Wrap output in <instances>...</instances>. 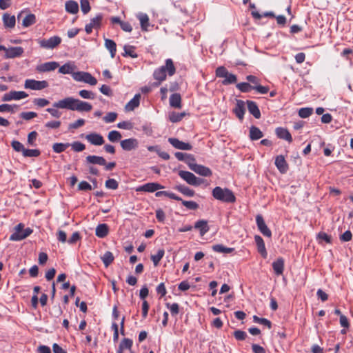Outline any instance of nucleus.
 <instances>
[{
    "label": "nucleus",
    "mask_w": 353,
    "mask_h": 353,
    "mask_svg": "<svg viewBox=\"0 0 353 353\" xmlns=\"http://www.w3.org/2000/svg\"><path fill=\"white\" fill-rule=\"evenodd\" d=\"M52 107L47 108L46 111L52 117L57 119L61 116V112L58 109H67L77 112H90L92 109V105L90 103L70 97L54 102Z\"/></svg>",
    "instance_id": "nucleus-1"
},
{
    "label": "nucleus",
    "mask_w": 353,
    "mask_h": 353,
    "mask_svg": "<svg viewBox=\"0 0 353 353\" xmlns=\"http://www.w3.org/2000/svg\"><path fill=\"white\" fill-rule=\"evenodd\" d=\"M176 72V68L174 65L173 61L171 59H168L165 60V63L164 65H162L158 68H157L153 73V77L157 82L153 83V85L155 87H158L161 82L166 79L167 72L169 76H172Z\"/></svg>",
    "instance_id": "nucleus-2"
},
{
    "label": "nucleus",
    "mask_w": 353,
    "mask_h": 353,
    "mask_svg": "<svg viewBox=\"0 0 353 353\" xmlns=\"http://www.w3.org/2000/svg\"><path fill=\"white\" fill-rule=\"evenodd\" d=\"M212 195L215 199L224 203H232L236 201L233 192L226 188L215 187L212 191Z\"/></svg>",
    "instance_id": "nucleus-3"
},
{
    "label": "nucleus",
    "mask_w": 353,
    "mask_h": 353,
    "mask_svg": "<svg viewBox=\"0 0 353 353\" xmlns=\"http://www.w3.org/2000/svg\"><path fill=\"white\" fill-rule=\"evenodd\" d=\"M178 174L187 183L193 186H199L204 182V179L196 177L193 173L188 171L180 170Z\"/></svg>",
    "instance_id": "nucleus-4"
},
{
    "label": "nucleus",
    "mask_w": 353,
    "mask_h": 353,
    "mask_svg": "<svg viewBox=\"0 0 353 353\" xmlns=\"http://www.w3.org/2000/svg\"><path fill=\"white\" fill-rule=\"evenodd\" d=\"M72 78L79 82H84L91 85H95L97 83L96 78L87 72H74L72 73Z\"/></svg>",
    "instance_id": "nucleus-5"
},
{
    "label": "nucleus",
    "mask_w": 353,
    "mask_h": 353,
    "mask_svg": "<svg viewBox=\"0 0 353 353\" xmlns=\"http://www.w3.org/2000/svg\"><path fill=\"white\" fill-rule=\"evenodd\" d=\"M61 42V39L59 36H54L48 39H39L38 43L41 48L45 49H53L58 46Z\"/></svg>",
    "instance_id": "nucleus-6"
},
{
    "label": "nucleus",
    "mask_w": 353,
    "mask_h": 353,
    "mask_svg": "<svg viewBox=\"0 0 353 353\" xmlns=\"http://www.w3.org/2000/svg\"><path fill=\"white\" fill-rule=\"evenodd\" d=\"M48 87V83L43 81H37L34 79H26L24 83V88L26 89H30L32 90H41Z\"/></svg>",
    "instance_id": "nucleus-7"
},
{
    "label": "nucleus",
    "mask_w": 353,
    "mask_h": 353,
    "mask_svg": "<svg viewBox=\"0 0 353 353\" xmlns=\"http://www.w3.org/2000/svg\"><path fill=\"white\" fill-rule=\"evenodd\" d=\"M5 52L4 57L6 59H14L20 57L24 52V50L22 47H10L6 48L4 46V49H2Z\"/></svg>",
    "instance_id": "nucleus-8"
},
{
    "label": "nucleus",
    "mask_w": 353,
    "mask_h": 353,
    "mask_svg": "<svg viewBox=\"0 0 353 353\" xmlns=\"http://www.w3.org/2000/svg\"><path fill=\"white\" fill-rule=\"evenodd\" d=\"M28 97V94L24 91L12 90L3 94V101H10L12 100H21Z\"/></svg>",
    "instance_id": "nucleus-9"
},
{
    "label": "nucleus",
    "mask_w": 353,
    "mask_h": 353,
    "mask_svg": "<svg viewBox=\"0 0 353 353\" xmlns=\"http://www.w3.org/2000/svg\"><path fill=\"white\" fill-rule=\"evenodd\" d=\"M256 223L259 230L267 237H271L272 232L265 224L263 216L261 214H258L256 216Z\"/></svg>",
    "instance_id": "nucleus-10"
},
{
    "label": "nucleus",
    "mask_w": 353,
    "mask_h": 353,
    "mask_svg": "<svg viewBox=\"0 0 353 353\" xmlns=\"http://www.w3.org/2000/svg\"><path fill=\"white\" fill-rule=\"evenodd\" d=\"M120 145L123 150L130 151L138 148L139 141L137 139L130 138L121 141Z\"/></svg>",
    "instance_id": "nucleus-11"
},
{
    "label": "nucleus",
    "mask_w": 353,
    "mask_h": 353,
    "mask_svg": "<svg viewBox=\"0 0 353 353\" xmlns=\"http://www.w3.org/2000/svg\"><path fill=\"white\" fill-rule=\"evenodd\" d=\"M233 112L240 121H242L245 112V102L242 100L237 99L235 107L233 109Z\"/></svg>",
    "instance_id": "nucleus-12"
},
{
    "label": "nucleus",
    "mask_w": 353,
    "mask_h": 353,
    "mask_svg": "<svg viewBox=\"0 0 353 353\" xmlns=\"http://www.w3.org/2000/svg\"><path fill=\"white\" fill-rule=\"evenodd\" d=\"M85 139L92 145H101L104 143L103 137L98 133L92 132L85 136Z\"/></svg>",
    "instance_id": "nucleus-13"
},
{
    "label": "nucleus",
    "mask_w": 353,
    "mask_h": 353,
    "mask_svg": "<svg viewBox=\"0 0 353 353\" xmlns=\"http://www.w3.org/2000/svg\"><path fill=\"white\" fill-rule=\"evenodd\" d=\"M168 142L175 148L182 150H190L192 147L188 143L183 142L176 138H169Z\"/></svg>",
    "instance_id": "nucleus-14"
},
{
    "label": "nucleus",
    "mask_w": 353,
    "mask_h": 353,
    "mask_svg": "<svg viewBox=\"0 0 353 353\" xmlns=\"http://www.w3.org/2000/svg\"><path fill=\"white\" fill-rule=\"evenodd\" d=\"M190 170L203 176H210L212 174V172L209 168L197 163H196V165H193L192 167L190 166Z\"/></svg>",
    "instance_id": "nucleus-15"
},
{
    "label": "nucleus",
    "mask_w": 353,
    "mask_h": 353,
    "mask_svg": "<svg viewBox=\"0 0 353 353\" xmlns=\"http://www.w3.org/2000/svg\"><path fill=\"white\" fill-rule=\"evenodd\" d=\"M59 63L56 61L46 62L37 66V70L40 72L53 71L59 67Z\"/></svg>",
    "instance_id": "nucleus-16"
},
{
    "label": "nucleus",
    "mask_w": 353,
    "mask_h": 353,
    "mask_svg": "<svg viewBox=\"0 0 353 353\" xmlns=\"http://www.w3.org/2000/svg\"><path fill=\"white\" fill-rule=\"evenodd\" d=\"M102 21V16L97 15L90 20V22L85 27V30L88 34H90L93 28H99Z\"/></svg>",
    "instance_id": "nucleus-17"
},
{
    "label": "nucleus",
    "mask_w": 353,
    "mask_h": 353,
    "mask_svg": "<svg viewBox=\"0 0 353 353\" xmlns=\"http://www.w3.org/2000/svg\"><path fill=\"white\" fill-rule=\"evenodd\" d=\"M163 186L158 183H148L140 186L137 191H143L148 192H154L158 190L163 189Z\"/></svg>",
    "instance_id": "nucleus-18"
},
{
    "label": "nucleus",
    "mask_w": 353,
    "mask_h": 353,
    "mask_svg": "<svg viewBox=\"0 0 353 353\" xmlns=\"http://www.w3.org/2000/svg\"><path fill=\"white\" fill-rule=\"evenodd\" d=\"M275 165L281 173H285L288 170V163L283 155H279L276 157Z\"/></svg>",
    "instance_id": "nucleus-19"
},
{
    "label": "nucleus",
    "mask_w": 353,
    "mask_h": 353,
    "mask_svg": "<svg viewBox=\"0 0 353 353\" xmlns=\"http://www.w3.org/2000/svg\"><path fill=\"white\" fill-rule=\"evenodd\" d=\"M254 240L257 245L258 252L264 259H265L267 257L268 253L263 239L260 236L256 235L254 236Z\"/></svg>",
    "instance_id": "nucleus-20"
},
{
    "label": "nucleus",
    "mask_w": 353,
    "mask_h": 353,
    "mask_svg": "<svg viewBox=\"0 0 353 353\" xmlns=\"http://www.w3.org/2000/svg\"><path fill=\"white\" fill-rule=\"evenodd\" d=\"M32 232V230L30 229V228H27L26 229H25L23 230V233H21V234H19V233L12 234L10 236V240L15 241H21V240L27 238L28 236H30Z\"/></svg>",
    "instance_id": "nucleus-21"
},
{
    "label": "nucleus",
    "mask_w": 353,
    "mask_h": 353,
    "mask_svg": "<svg viewBox=\"0 0 353 353\" xmlns=\"http://www.w3.org/2000/svg\"><path fill=\"white\" fill-rule=\"evenodd\" d=\"M248 109L249 112L256 119L261 117V112L256 102L252 101H247Z\"/></svg>",
    "instance_id": "nucleus-22"
},
{
    "label": "nucleus",
    "mask_w": 353,
    "mask_h": 353,
    "mask_svg": "<svg viewBox=\"0 0 353 353\" xmlns=\"http://www.w3.org/2000/svg\"><path fill=\"white\" fill-rule=\"evenodd\" d=\"M3 25L6 28H13L15 26L16 18L14 15L4 13L2 17Z\"/></svg>",
    "instance_id": "nucleus-23"
},
{
    "label": "nucleus",
    "mask_w": 353,
    "mask_h": 353,
    "mask_svg": "<svg viewBox=\"0 0 353 353\" xmlns=\"http://www.w3.org/2000/svg\"><path fill=\"white\" fill-rule=\"evenodd\" d=\"M141 94H137L134 97L125 105L127 111H132L139 105Z\"/></svg>",
    "instance_id": "nucleus-24"
},
{
    "label": "nucleus",
    "mask_w": 353,
    "mask_h": 353,
    "mask_svg": "<svg viewBox=\"0 0 353 353\" xmlns=\"http://www.w3.org/2000/svg\"><path fill=\"white\" fill-rule=\"evenodd\" d=\"M194 228L199 230L201 236L205 234L210 230L208 221L205 220H199L196 221L194 224Z\"/></svg>",
    "instance_id": "nucleus-25"
},
{
    "label": "nucleus",
    "mask_w": 353,
    "mask_h": 353,
    "mask_svg": "<svg viewBox=\"0 0 353 353\" xmlns=\"http://www.w3.org/2000/svg\"><path fill=\"white\" fill-rule=\"evenodd\" d=\"M272 268L276 275L282 274L284 270V260L283 258L280 257L274 261L272 263Z\"/></svg>",
    "instance_id": "nucleus-26"
},
{
    "label": "nucleus",
    "mask_w": 353,
    "mask_h": 353,
    "mask_svg": "<svg viewBox=\"0 0 353 353\" xmlns=\"http://www.w3.org/2000/svg\"><path fill=\"white\" fill-rule=\"evenodd\" d=\"M276 134L280 139L286 140L288 142L292 141V137L287 129L283 128H277L276 129Z\"/></svg>",
    "instance_id": "nucleus-27"
},
{
    "label": "nucleus",
    "mask_w": 353,
    "mask_h": 353,
    "mask_svg": "<svg viewBox=\"0 0 353 353\" xmlns=\"http://www.w3.org/2000/svg\"><path fill=\"white\" fill-rule=\"evenodd\" d=\"M86 162L91 164H97L99 165H105V159L99 156L89 155L86 157Z\"/></svg>",
    "instance_id": "nucleus-28"
},
{
    "label": "nucleus",
    "mask_w": 353,
    "mask_h": 353,
    "mask_svg": "<svg viewBox=\"0 0 353 353\" xmlns=\"http://www.w3.org/2000/svg\"><path fill=\"white\" fill-rule=\"evenodd\" d=\"M249 137L251 140L255 141L262 138L263 137V134L259 128L252 125L250 128Z\"/></svg>",
    "instance_id": "nucleus-29"
},
{
    "label": "nucleus",
    "mask_w": 353,
    "mask_h": 353,
    "mask_svg": "<svg viewBox=\"0 0 353 353\" xmlns=\"http://www.w3.org/2000/svg\"><path fill=\"white\" fill-rule=\"evenodd\" d=\"M96 236L99 238H104L108 234V226L105 223L99 224L95 230Z\"/></svg>",
    "instance_id": "nucleus-30"
},
{
    "label": "nucleus",
    "mask_w": 353,
    "mask_h": 353,
    "mask_svg": "<svg viewBox=\"0 0 353 353\" xmlns=\"http://www.w3.org/2000/svg\"><path fill=\"white\" fill-rule=\"evenodd\" d=\"M170 106L175 108H181V97L179 93L172 94L170 97Z\"/></svg>",
    "instance_id": "nucleus-31"
},
{
    "label": "nucleus",
    "mask_w": 353,
    "mask_h": 353,
    "mask_svg": "<svg viewBox=\"0 0 353 353\" xmlns=\"http://www.w3.org/2000/svg\"><path fill=\"white\" fill-rule=\"evenodd\" d=\"M105 46L109 50L111 57L114 58L117 52V45L116 43L110 39H105Z\"/></svg>",
    "instance_id": "nucleus-32"
},
{
    "label": "nucleus",
    "mask_w": 353,
    "mask_h": 353,
    "mask_svg": "<svg viewBox=\"0 0 353 353\" xmlns=\"http://www.w3.org/2000/svg\"><path fill=\"white\" fill-rule=\"evenodd\" d=\"M174 189L178 190L179 192H180L181 193H182L183 194H184L185 196H187L191 197L195 194V192L193 190H192V189L189 188L188 187L185 186L183 185H176Z\"/></svg>",
    "instance_id": "nucleus-33"
},
{
    "label": "nucleus",
    "mask_w": 353,
    "mask_h": 353,
    "mask_svg": "<svg viewBox=\"0 0 353 353\" xmlns=\"http://www.w3.org/2000/svg\"><path fill=\"white\" fill-rule=\"evenodd\" d=\"M142 30L147 31L149 26V17L145 13H140L138 15Z\"/></svg>",
    "instance_id": "nucleus-34"
},
{
    "label": "nucleus",
    "mask_w": 353,
    "mask_h": 353,
    "mask_svg": "<svg viewBox=\"0 0 353 353\" xmlns=\"http://www.w3.org/2000/svg\"><path fill=\"white\" fill-rule=\"evenodd\" d=\"M65 10L71 14H76L79 11V5L74 1H68L65 3Z\"/></svg>",
    "instance_id": "nucleus-35"
},
{
    "label": "nucleus",
    "mask_w": 353,
    "mask_h": 353,
    "mask_svg": "<svg viewBox=\"0 0 353 353\" xmlns=\"http://www.w3.org/2000/svg\"><path fill=\"white\" fill-rule=\"evenodd\" d=\"M36 23V17L34 14H27L22 21V26L28 28Z\"/></svg>",
    "instance_id": "nucleus-36"
},
{
    "label": "nucleus",
    "mask_w": 353,
    "mask_h": 353,
    "mask_svg": "<svg viewBox=\"0 0 353 353\" xmlns=\"http://www.w3.org/2000/svg\"><path fill=\"white\" fill-rule=\"evenodd\" d=\"M114 256L110 251H107L101 256V260L105 267H108L114 261Z\"/></svg>",
    "instance_id": "nucleus-37"
},
{
    "label": "nucleus",
    "mask_w": 353,
    "mask_h": 353,
    "mask_svg": "<svg viewBox=\"0 0 353 353\" xmlns=\"http://www.w3.org/2000/svg\"><path fill=\"white\" fill-rule=\"evenodd\" d=\"M212 250L214 252L219 253H231L234 249L232 248H226L221 244H216L212 246Z\"/></svg>",
    "instance_id": "nucleus-38"
},
{
    "label": "nucleus",
    "mask_w": 353,
    "mask_h": 353,
    "mask_svg": "<svg viewBox=\"0 0 353 353\" xmlns=\"http://www.w3.org/2000/svg\"><path fill=\"white\" fill-rule=\"evenodd\" d=\"M69 146H70L69 143H55L52 145V150L56 153H61L65 151Z\"/></svg>",
    "instance_id": "nucleus-39"
},
{
    "label": "nucleus",
    "mask_w": 353,
    "mask_h": 353,
    "mask_svg": "<svg viewBox=\"0 0 353 353\" xmlns=\"http://www.w3.org/2000/svg\"><path fill=\"white\" fill-rule=\"evenodd\" d=\"M165 254V251L163 249H160L157 251V253L154 255L151 256V259L154 263V266H157L162 259Z\"/></svg>",
    "instance_id": "nucleus-40"
},
{
    "label": "nucleus",
    "mask_w": 353,
    "mask_h": 353,
    "mask_svg": "<svg viewBox=\"0 0 353 353\" xmlns=\"http://www.w3.org/2000/svg\"><path fill=\"white\" fill-rule=\"evenodd\" d=\"M74 66L71 65L70 63H65L61 66L59 69V72L61 74H72L74 72L73 70Z\"/></svg>",
    "instance_id": "nucleus-41"
},
{
    "label": "nucleus",
    "mask_w": 353,
    "mask_h": 353,
    "mask_svg": "<svg viewBox=\"0 0 353 353\" xmlns=\"http://www.w3.org/2000/svg\"><path fill=\"white\" fill-rule=\"evenodd\" d=\"M134 49L135 48L132 46H125L123 48L124 53H123V56H129L132 58H137V54L134 52Z\"/></svg>",
    "instance_id": "nucleus-42"
},
{
    "label": "nucleus",
    "mask_w": 353,
    "mask_h": 353,
    "mask_svg": "<svg viewBox=\"0 0 353 353\" xmlns=\"http://www.w3.org/2000/svg\"><path fill=\"white\" fill-rule=\"evenodd\" d=\"M23 155L25 157H37L40 155L41 152L37 149H24Z\"/></svg>",
    "instance_id": "nucleus-43"
},
{
    "label": "nucleus",
    "mask_w": 353,
    "mask_h": 353,
    "mask_svg": "<svg viewBox=\"0 0 353 353\" xmlns=\"http://www.w3.org/2000/svg\"><path fill=\"white\" fill-rule=\"evenodd\" d=\"M121 134L117 130H112L108 133V138L111 142H117L121 139Z\"/></svg>",
    "instance_id": "nucleus-44"
},
{
    "label": "nucleus",
    "mask_w": 353,
    "mask_h": 353,
    "mask_svg": "<svg viewBox=\"0 0 353 353\" xmlns=\"http://www.w3.org/2000/svg\"><path fill=\"white\" fill-rule=\"evenodd\" d=\"M253 321L254 323L262 324L266 327H268L269 329L272 327V323L270 321H269L267 319L265 318H261L256 315L253 316Z\"/></svg>",
    "instance_id": "nucleus-45"
},
{
    "label": "nucleus",
    "mask_w": 353,
    "mask_h": 353,
    "mask_svg": "<svg viewBox=\"0 0 353 353\" xmlns=\"http://www.w3.org/2000/svg\"><path fill=\"white\" fill-rule=\"evenodd\" d=\"M236 87L242 92H249L251 90H253V86L246 82L237 83Z\"/></svg>",
    "instance_id": "nucleus-46"
},
{
    "label": "nucleus",
    "mask_w": 353,
    "mask_h": 353,
    "mask_svg": "<svg viewBox=\"0 0 353 353\" xmlns=\"http://www.w3.org/2000/svg\"><path fill=\"white\" fill-rule=\"evenodd\" d=\"M237 78L236 76L232 73H228V75L224 78V80L222 81L223 85H229L236 83Z\"/></svg>",
    "instance_id": "nucleus-47"
},
{
    "label": "nucleus",
    "mask_w": 353,
    "mask_h": 353,
    "mask_svg": "<svg viewBox=\"0 0 353 353\" xmlns=\"http://www.w3.org/2000/svg\"><path fill=\"white\" fill-rule=\"evenodd\" d=\"M185 116V113H178V112H172L169 115V119L172 123H176L180 121L183 117Z\"/></svg>",
    "instance_id": "nucleus-48"
},
{
    "label": "nucleus",
    "mask_w": 353,
    "mask_h": 353,
    "mask_svg": "<svg viewBox=\"0 0 353 353\" xmlns=\"http://www.w3.org/2000/svg\"><path fill=\"white\" fill-rule=\"evenodd\" d=\"M79 94L81 97L85 99H94L95 94L92 91L81 90L79 92Z\"/></svg>",
    "instance_id": "nucleus-49"
},
{
    "label": "nucleus",
    "mask_w": 353,
    "mask_h": 353,
    "mask_svg": "<svg viewBox=\"0 0 353 353\" xmlns=\"http://www.w3.org/2000/svg\"><path fill=\"white\" fill-rule=\"evenodd\" d=\"M313 112V109L312 108H302L299 110V115L301 118H307L309 117Z\"/></svg>",
    "instance_id": "nucleus-50"
},
{
    "label": "nucleus",
    "mask_w": 353,
    "mask_h": 353,
    "mask_svg": "<svg viewBox=\"0 0 353 353\" xmlns=\"http://www.w3.org/2000/svg\"><path fill=\"white\" fill-rule=\"evenodd\" d=\"M18 106L17 105H10L7 103H3L0 105V112H14V108H17Z\"/></svg>",
    "instance_id": "nucleus-51"
},
{
    "label": "nucleus",
    "mask_w": 353,
    "mask_h": 353,
    "mask_svg": "<svg viewBox=\"0 0 353 353\" xmlns=\"http://www.w3.org/2000/svg\"><path fill=\"white\" fill-rule=\"evenodd\" d=\"M182 204L189 210H195L199 208V204L193 201H181Z\"/></svg>",
    "instance_id": "nucleus-52"
},
{
    "label": "nucleus",
    "mask_w": 353,
    "mask_h": 353,
    "mask_svg": "<svg viewBox=\"0 0 353 353\" xmlns=\"http://www.w3.org/2000/svg\"><path fill=\"white\" fill-rule=\"evenodd\" d=\"M166 307L170 310V313L172 316H175L179 312V305L176 303H166Z\"/></svg>",
    "instance_id": "nucleus-53"
},
{
    "label": "nucleus",
    "mask_w": 353,
    "mask_h": 353,
    "mask_svg": "<svg viewBox=\"0 0 353 353\" xmlns=\"http://www.w3.org/2000/svg\"><path fill=\"white\" fill-rule=\"evenodd\" d=\"M33 103L39 108H43L48 105L50 101L44 98H36L33 100Z\"/></svg>",
    "instance_id": "nucleus-54"
},
{
    "label": "nucleus",
    "mask_w": 353,
    "mask_h": 353,
    "mask_svg": "<svg viewBox=\"0 0 353 353\" xmlns=\"http://www.w3.org/2000/svg\"><path fill=\"white\" fill-rule=\"evenodd\" d=\"M228 73V70L224 66H219L216 70V76L219 78H225Z\"/></svg>",
    "instance_id": "nucleus-55"
},
{
    "label": "nucleus",
    "mask_w": 353,
    "mask_h": 353,
    "mask_svg": "<svg viewBox=\"0 0 353 353\" xmlns=\"http://www.w3.org/2000/svg\"><path fill=\"white\" fill-rule=\"evenodd\" d=\"M105 187L108 189L116 190L118 188V182L114 179H109L105 181Z\"/></svg>",
    "instance_id": "nucleus-56"
},
{
    "label": "nucleus",
    "mask_w": 353,
    "mask_h": 353,
    "mask_svg": "<svg viewBox=\"0 0 353 353\" xmlns=\"http://www.w3.org/2000/svg\"><path fill=\"white\" fill-rule=\"evenodd\" d=\"M72 148L75 152H81L85 150V146L83 143L79 141H74L72 144H70Z\"/></svg>",
    "instance_id": "nucleus-57"
},
{
    "label": "nucleus",
    "mask_w": 353,
    "mask_h": 353,
    "mask_svg": "<svg viewBox=\"0 0 353 353\" xmlns=\"http://www.w3.org/2000/svg\"><path fill=\"white\" fill-rule=\"evenodd\" d=\"M132 341L130 339H123L119 345L120 349H131Z\"/></svg>",
    "instance_id": "nucleus-58"
},
{
    "label": "nucleus",
    "mask_w": 353,
    "mask_h": 353,
    "mask_svg": "<svg viewBox=\"0 0 353 353\" xmlns=\"http://www.w3.org/2000/svg\"><path fill=\"white\" fill-rule=\"evenodd\" d=\"M117 117V114L116 112H108L104 117L103 121L105 123H112L114 122Z\"/></svg>",
    "instance_id": "nucleus-59"
},
{
    "label": "nucleus",
    "mask_w": 353,
    "mask_h": 353,
    "mask_svg": "<svg viewBox=\"0 0 353 353\" xmlns=\"http://www.w3.org/2000/svg\"><path fill=\"white\" fill-rule=\"evenodd\" d=\"M234 336L238 341H243L247 337V334L245 332L237 330L234 332Z\"/></svg>",
    "instance_id": "nucleus-60"
},
{
    "label": "nucleus",
    "mask_w": 353,
    "mask_h": 353,
    "mask_svg": "<svg viewBox=\"0 0 353 353\" xmlns=\"http://www.w3.org/2000/svg\"><path fill=\"white\" fill-rule=\"evenodd\" d=\"M20 117L24 120H30L37 117V114L34 112H21Z\"/></svg>",
    "instance_id": "nucleus-61"
},
{
    "label": "nucleus",
    "mask_w": 353,
    "mask_h": 353,
    "mask_svg": "<svg viewBox=\"0 0 353 353\" xmlns=\"http://www.w3.org/2000/svg\"><path fill=\"white\" fill-rule=\"evenodd\" d=\"M61 124V123L59 121H50L45 124V127L48 129H58Z\"/></svg>",
    "instance_id": "nucleus-62"
},
{
    "label": "nucleus",
    "mask_w": 353,
    "mask_h": 353,
    "mask_svg": "<svg viewBox=\"0 0 353 353\" xmlns=\"http://www.w3.org/2000/svg\"><path fill=\"white\" fill-rule=\"evenodd\" d=\"M38 136V134L36 131H32L30 132L28 135V143L30 145H35V141L37 139V137Z\"/></svg>",
    "instance_id": "nucleus-63"
},
{
    "label": "nucleus",
    "mask_w": 353,
    "mask_h": 353,
    "mask_svg": "<svg viewBox=\"0 0 353 353\" xmlns=\"http://www.w3.org/2000/svg\"><path fill=\"white\" fill-rule=\"evenodd\" d=\"M81 9L84 14H87L90 10V3L88 0H81Z\"/></svg>",
    "instance_id": "nucleus-64"
}]
</instances>
